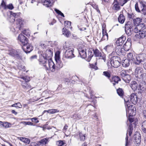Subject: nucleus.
Masks as SVG:
<instances>
[{
    "label": "nucleus",
    "instance_id": "4",
    "mask_svg": "<svg viewBox=\"0 0 146 146\" xmlns=\"http://www.w3.org/2000/svg\"><path fill=\"white\" fill-rule=\"evenodd\" d=\"M120 58L117 56H113L111 58L110 63L112 66L117 68L120 64Z\"/></svg>",
    "mask_w": 146,
    "mask_h": 146
},
{
    "label": "nucleus",
    "instance_id": "63",
    "mask_svg": "<svg viewBox=\"0 0 146 146\" xmlns=\"http://www.w3.org/2000/svg\"><path fill=\"white\" fill-rule=\"evenodd\" d=\"M31 119L32 120V121L36 123H38L39 121L37 119V118L36 117H33L32 118H31Z\"/></svg>",
    "mask_w": 146,
    "mask_h": 146
},
{
    "label": "nucleus",
    "instance_id": "64",
    "mask_svg": "<svg viewBox=\"0 0 146 146\" xmlns=\"http://www.w3.org/2000/svg\"><path fill=\"white\" fill-rule=\"evenodd\" d=\"M128 17L130 19H133L134 18L135 15L133 13H128Z\"/></svg>",
    "mask_w": 146,
    "mask_h": 146
},
{
    "label": "nucleus",
    "instance_id": "41",
    "mask_svg": "<svg viewBox=\"0 0 146 146\" xmlns=\"http://www.w3.org/2000/svg\"><path fill=\"white\" fill-rule=\"evenodd\" d=\"M133 21L135 25H137L140 24V23L141 22V20L140 18H138L134 19Z\"/></svg>",
    "mask_w": 146,
    "mask_h": 146
},
{
    "label": "nucleus",
    "instance_id": "35",
    "mask_svg": "<svg viewBox=\"0 0 146 146\" xmlns=\"http://www.w3.org/2000/svg\"><path fill=\"white\" fill-rule=\"evenodd\" d=\"M112 84L113 86H114L116 83H118V81L120 80L118 76H114L112 79Z\"/></svg>",
    "mask_w": 146,
    "mask_h": 146
},
{
    "label": "nucleus",
    "instance_id": "32",
    "mask_svg": "<svg viewBox=\"0 0 146 146\" xmlns=\"http://www.w3.org/2000/svg\"><path fill=\"white\" fill-rule=\"evenodd\" d=\"M131 78L130 75L127 74L123 77V80L125 82L128 83L131 80Z\"/></svg>",
    "mask_w": 146,
    "mask_h": 146
},
{
    "label": "nucleus",
    "instance_id": "50",
    "mask_svg": "<svg viewBox=\"0 0 146 146\" xmlns=\"http://www.w3.org/2000/svg\"><path fill=\"white\" fill-rule=\"evenodd\" d=\"M11 124L8 122H5L4 123L3 127L5 128H9L11 127Z\"/></svg>",
    "mask_w": 146,
    "mask_h": 146
},
{
    "label": "nucleus",
    "instance_id": "14",
    "mask_svg": "<svg viewBox=\"0 0 146 146\" xmlns=\"http://www.w3.org/2000/svg\"><path fill=\"white\" fill-rule=\"evenodd\" d=\"M100 39L102 40H107L108 39V34L104 29H102V33L99 34Z\"/></svg>",
    "mask_w": 146,
    "mask_h": 146
},
{
    "label": "nucleus",
    "instance_id": "26",
    "mask_svg": "<svg viewBox=\"0 0 146 146\" xmlns=\"http://www.w3.org/2000/svg\"><path fill=\"white\" fill-rule=\"evenodd\" d=\"M127 58L130 61H132L133 62L134 60V58H135V56H133V54L131 53L130 52L127 54Z\"/></svg>",
    "mask_w": 146,
    "mask_h": 146
},
{
    "label": "nucleus",
    "instance_id": "21",
    "mask_svg": "<svg viewBox=\"0 0 146 146\" xmlns=\"http://www.w3.org/2000/svg\"><path fill=\"white\" fill-rule=\"evenodd\" d=\"M78 51L79 54L81 58H85L86 57V49L84 48H80Z\"/></svg>",
    "mask_w": 146,
    "mask_h": 146
},
{
    "label": "nucleus",
    "instance_id": "52",
    "mask_svg": "<svg viewBox=\"0 0 146 146\" xmlns=\"http://www.w3.org/2000/svg\"><path fill=\"white\" fill-rule=\"evenodd\" d=\"M121 46H116L115 48V51L116 53L117 54L118 52H119V51L122 48Z\"/></svg>",
    "mask_w": 146,
    "mask_h": 146
},
{
    "label": "nucleus",
    "instance_id": "59",
    "mask_svg": "<svg viewBox=\"0 0 146 146\" xmlns=\"http://www.w3.org/2000/svg\"><path fill=\"white\" fill-rule=\"evenodd\" d=\"M55 11L56 12V13H58V15H60L61 16L64 17V14L62 13L60 11H59V10L55 9Z\"/></svg>",
    "mask_w": 146,
    "mask_h": 146
},
{
    "label": "nucleus",
    "instance_id": "60",
    "mask_svg": "<svg viewBox=\"0 0 146 146\" xmlns=\"http://www.w3.org/2000/svg\"><path fill=\"white\" fill-rule=\"evenodd\" d=\"M57 146H65L64 145V143L62 141H58L57 143Z\"/></svg>",
    "mask_w": 146,
    "mask_h": 146
},
{
    "label": "nucleus",
    "instance_id": "22",
    "mask_svg": "<svg viewBox=\"0 0 146 146\" xmlns=\"http://www.w3.org/2000/svg\"><path fill=\"white\" fill-rule=\"evenodd\" d=\"M131 44L129 41H126L123 45V48L126 51H127L130 49Z\"/></svg>",
    "mask_w": 146,
    "mask_h": 146
},
{
    "label": "nucleus",
    "instance_id": "17",
    "mask_svg": "<svg viewBox=\"0 0 146 146\" xmlns=\"http://www.w3.org/2000/svg\"><path fill=\"white\" fill-rule=\"evenodd\" d=\"M41 3L47 7H50L52 5V0H41Z\"/></svg>",
    "mask_w": 146,
    "mask_h": 146
},
{
    "label": "nucleus",
    "instance_id": "10",
    "mask_svg": "<svg viewBox=\"0 0 146 146\" xmlns=\"http://www.w3.org/2000/svg\"><path fill=\"white\" fill-rule=\"evenodd\" d=\"M134 142L135 144L139 145L141 142V135L138 132H136L134 136Z\"/></svg>",
    "mask_w": 146,
    "mask_h": 146
},
{
    "label": "nucleus",
    "instance_id": "43",
    "mask_svg": "<svg viewBox=\"0 0 146 146\" xmlns=\"http://www.w3.org/2000/svg\"><path fill=\"white\" fill-rule=\"evenodd\" d=\"M103 74L109 79L111 77L110 73L108 71L104 72H103Z\"/></svg>",
    "mask_w": 146,
    "mask_h": 146
},
{
    "label": "nucleus",
    "instance_id": "33",
    "mask_svg": "<svg viewBox=\"0 0 146 146\" xmlns=\"http://www.w3.org/2000/svg\"><path fill=\"white\" fill-rule=\"evenodd\" d=\"M138 56L142 62L146 59V54L145 53H143L141 54L138 55Z\"/></svg>",
    "mask_w": 146,
    "mask_h": 146
},
{
    "label": "nucleus",
    "instance_id": "6",
    "mask_svg": "<svg viewBox=\"0 0 146 146\" xmlns=\"http://www.w3.org/2000/svg\"><path fill=\"white\" fill-rule=\"evenodd\" d=\"M74 49L73 48H69L65 52L64 56L67 58H72L74 57V54L73 51Z\"/></svg>",
    "mask_w": 146,
    "mask_h": 146
},
{
    "label": "nucleus",
    "instance_id": "51",
    "mask_svg": "<svg viewBox=\"0 0 146 146\" xmlns=\"http://www.w3.org/2000/svg\"><path fill=\"white\" fill-rule=\"evenodd\" d=\"M11 18L12 17L15 18H17L18 17V16L19 15V13H14L12 12H11Z\"/></svg>",
    "mask_w": 146,
    "mask_h": 146
},
{
    "label": "nucleus",
    "instance_id": "34",
    "mask_svg": "<svg viewBox=\"0 0 146 146\" xmlns=\"http://www.w3.org/2000/svg\"><path fill=\"white\" fill-rule=\"evenodd\" d=\"M113 49V46L111 45H109L105 46L104 48L108 52H110Z\"/></svg>",
    "mask_w": 146,
    "mask_h": 146
},
{
    "label": "nucleus",
    "instance_id": "45",
    "mask_svg": "<svg viewBox=\"0 0 146 146\" xmlns=\"http://www.w3.org/2000/svg\"><path fill=\"white\" fill-rule=\"evenodd\" d=\"M125 51H126L125 50V49L122 48L119 51L120 53L118 52L117 54L119 55H125Z\"/></svg>",
    "mask_w": 146,
    "mask_h": 146
},
{
    "label": "nucleus",
    "instance_id": "13",
    "mask_svg": "<svg viewBox=\"0 0 146 146\" xmlns=\"http://www.w3.org/2000/svg\"><path fill=\"white\" fill-rule=\"evenodd\" d=\"M18 39L23 45L27 44L28 42L27 38L23 34L19 35L18 37Z\"/></svg>",
    "mask_w": 146,
    "mask_h": 146
},
{
    "label": "nucleus",
    "instance_id": "57",
    "mask_svg": "<svg viewBox=\"0 0 146 146\" xmlns=\"http://www.w3.org/2000/svg\"><path fill=\"white\" fill-rule=\"evenodd\" d=\"M127 0H119V3L120 5L123 6L125 4L127 3Z\"/></svg>",
    "mask_w": 146,
    "mask_h": 146
},
{
    "label": "nucleus",
    "instance_id": "49",
    "mask_svg": "<svg viewBox=\"0 0 146 146\" xmlns=\"http://www.w3.org/2000/svg\"><path fill=\"white\" fill-rule=\"evenodd\" d=\"M23 33L27 36H30V33L29 31L28 30H24L23 32Z\"/></svg>",
    "mask_w": 146,
    "mask_h": 146
},
{
    "label": "nucleus",
    "instance_id": "47",
    "mask_svg": "<svg viewBox=\"0 0 146 146\" xmlns=\"http://www.w3.org/2000/svg\"><path fill=\"white\" fill-rule=\"evenodd\" d=\"M118 94L120 96H122L123 94V92L121 88H119L117 90Z\"/></svg>",
    "mask_w": 146,
    "mask_h": 146
},
{
    "label": "nucleus",
    "instance_id": "46",
    "mask_svg": "<svg viewBox=\"0 0 146 146\" xmlns=\"http://www.w3.org/2000/svg\"><path fill=\"white\" fill-rule=\"evenodd\" d=\"M128 72L127 70H122L120 72V75L121 76L122 79L127 74V72Z\"/></svg>",
    "mask_w": 146,
    "mask_h": 146
},
{
    "label": "nucleus",
    "instance_id": "15",
    "mask_svg": "<svg viewBox=\"0 0 146 146\" xmlns=\"http://www.w3.org/2000/svg\"><path fill=\"white\" fill-rule=\"evenodd\" d=\"M9 54L18 58H20L21 57L20 53L17 52V50L13 49L11 50Z\"/></svg>",
    "mask_w": 146,
    "mask_h": 146
},
{
    "label": "nucleus",
    "instance_id": "11",
    "mask_svg": "<svg viewBox=\"0 0 146 146\" xmlns=\"http://www.w3.org/2000/svg\"><path fill=\"white\" fill-rule=\"evenodd\" d=\"M60 52L57 51L55 54V60L57 63V64L58 65V67L61 68L62 66V64L60 61Z\"/></svg>",
    "mask_w": 146,
    "mask_h": 146
},
{
    "label": "nucleus",
    "instance_id": "27",
    "mask_svg": "<svg viewBox=\"0 0 146 146\" xmlns=\"http://www.w3.org/2000/svg\"><path fill=\"white\" fill-rule=\"evenodd\" d=\"M26 44V50L25 51V52L26 53H29L32 50L33 47L31 44Z\"/></svg>",
    "mask_w": 146,
    "mask_h": 146
},
{
    "label": "nucleus",
    "instance_id": "38",
    "mask_svg": "<svg viewBox=\"0 0 146 146\" xmlns=\"http://www.w3.org/2000/svg\"><path fill=\"white\" fill-rule=\"evenodd\" d=\"M49 139V138L46 137L41 139L40 141H39V142L40 144L45 145L47 143Z\"/></svg>",
    "mask_w": 146,
    "mask_h": 146
},
{
    "label": "nucleus",
    "instance_id": "30",
    "mask_svg": "<svg viewBox=\"0 0 146 146\" xmlns=\"http://www.w3.org/2000/svg\"><path fill=\"white\" fill-rule=\"evenodd\" d=\"M118 20L119 23L123 24L125 21V18L123 15L121 14L118 17Z\"/></svg>",
    "mask_w": 146,
    "mask_h": 146
},
{
    "label": "nucleus",
    "instance_id": "12",
    "mask_svg": "<svg viewBox=\"0 0 146 146\" xmlns=\"http://www.w3.org/2000/svg\"><path fill=\"white\" fill-rule=\"evenodd\" d=\"M132 124H130L129 127V129L127 131V132L126 134V136L125 138L126 143L125 146H128L129 144V143L128 141V134L129 136H130L132 134V131L133 130V128L132 126Z\"/></svg>",
    "mask_w": 146,
    "mask_h": 146
},
{
    "label": "nucleus",
    "instance_id": "61",
    "mask_svg": "<svg viewBox=\"0 0 146 146\" xmlns=\"http://www.w3.org/2000/svg\"><path fill=\"white\" fill-rule=\"evenodd\" d=\"M97 64L96 62L95 63V64H91L90 65V66L92 68L95 69V70L97 69L98 67L96 66Z\"/></svg>",
    "mask_w": 146,
    "mask_h": 146
},
{
    "label": "nucleus",
    "instance_id": "53",
    "mask_svg": "<svg viewBox=\"0 0 146 146\" xmlns=\"http://www.w3.org/2000/svg\"><path fill=\"white\" fill-rule=\"evenodd\" d=\"M21 123L24 125H33V124L30 121H24L21 122Z\"/></svg>",
    "mask_w": 146,
    "mask_h": 146
},
{
    "label": "nucleus",
    "instance_id": "56",
    "mask_svg": "<svg viewBox=\"0 0 146 146\" xmlns=\"http://www.w3.org/2000/svg\"><path fill=\"white\" fill-rule=\"evenodd\" d=\"M136 26L137 27V29H138L139 31H141V30L143 28V27L144 26V25L142 23H141Z\"/></svg>",
    "mask_w": 146,
    "mask_h": 146
},
{
    "label": "nucleus",
    "instance_id": "16",
    "mask_svg": "<svg viewBox=\"0 0 146 146\" xmlns=\"http://www.w3.org/2000/svg\"><path fill=\"white\" fill-rule=\"evenodd\" d=\"M126 40L125 36H122L119 38L116 41V46H121Z\"/></svg>",
    "mask_w": 146,
    "mask_h": 146
},
{
    "label": "nucleus",
    "instance_id": "20",
    "mask_svg": "<svg viewBox=\"0 0 146 146\" xmlns=\"http://www.w3.org/2000/svg\"><path fill=\"white\" fill-rule=\"evenodd\" d=\"M24 23V20L21 18H18L17 20L16 23L17 27L19 29L23 25Z\"/></svg>",
    "mask_w": 146,
    "mask_h": 146
},
{
    "label": "nucleus",
    "instance_id": "39",
    "mask_svg": "<svg viewBox=\"0 0 146 146\" xmlns=\"http://www.w3.org/2000/svg\"><path fill=\"white\" fill-rule=\"evenodd\" d=\"M19 139L23 142L28 144H29L30 141L29 139L25 137H21Z\"/></svg>",
    "mask_w": 146,
    "mask_h": 146
},
{
    "label": "nucleus",
    "instance_id": "5",
    "mask_svg": "<svg viewBox=\"0 0 146 146\" xmlns=\"http://www.w3.org/2000/svg\"><path fill=\"white\" fill-rule=\"evenodd\" d=\"M144 73L142 67H137L135 70V75L136 77L139 78H143Z\"/></svg>",
    "mask_w": 146,
    "mask_h": 146
},
{
    "label": "nucleus",
    "instance_id": "2",
    "mask_svg": "<svg viewBox=\"0 0 146 146\" xmlns=\"http://www.w3.org/2000/svg\"><path fill=\"white\" fill-rule=\"evenodd\" d=\"M53 50L52 49H48L45 51V55L43 54V52H41L39 56V61L40 62L44 63L46 60H48V59H51V57L52 56Z\"/></svg>",
    "mask_w": 146,
    "mask_h": 146
},
{
    "label": "nucleus",
    "instance_id": "55",
    "mask_svg": "<svg viewBox=\"0 0 146 146\" xmlns=\"http://www.w3.org/2000/svg\"><path fill=\"white\" fill-rule=\"evenodd\" d=\"M71 22L69 21H65L64 22V26L67 28H68L71 25Z\"/></svg>",
    "mask_w": 146,
    "mask_h": 146
},
{
    "label": "nucleus",
    "instance_id": "24",
    "mask_svg": "<svg viewBox=\"0 0 146 146\" xmlns=\"http://www.w3.org/2000/svg\"><path fill=\"white\" fill-rule=\"evenodd\" d=\"M131 87L132 90L135 91L138 88V84L135 81H132L131 83Z\"/></svg>",
    "mask_w": 146,
    "mask_h": 146
},
{
    "label": "nucleus",
    "instance_id": "40",
    "mask_svg": "<svg viewBox=\"0 0 146 146\" xmlns=\"http://www.w3.org/2000/svg\"><path fill=\"white\" fill-rule=\"evenodd\" d=\"M143 132L146 133V120L144 121L142 123L141 126Z\"/></svg>",
    "mask_w": 146,
    "mask_h": 146
},
{
    "label": "nucleus",
    "instance_id": "31",
    "mask_svg": "<svg viewBox=\"0 0 146 146\" xmlns=\"http://www.w3.org/2000/svg\"><path fill=\"white\" fill-rule=\"evenodd\" d=\"M129 60L128 59H125L123 60L122 65L124 67H127L129 65Z\"/></svg>",
    "mask_w": 146,
    "mask_h": 146
},
{
    "label": "nucleus",
    "instance_id": "48",
    "mask_svg": "<svg viewBox=\"0 0 146 146\" xmlns=\"http://www.w3.org/2000/svg\"><path fill=\"white\" fill-rule=\"evenodd\" d=\"M79 135L80 140L82 141H84L85 139V135L82 134L81 132L79 133Z\"/></svg>",
    "mask_w": 146,
    "mask_h": 146
},
{
    "label": "nucleus",
    "instance_id": "62",
    "mask_svg": "<svg viewBox=\"0 0 146 146\" xmlns=\"http://www.w3.org/2000/svg\"><path fill=\"white\" fill-rule=\"evenodd\" d=\"M137 88L139 91L140 92L143 91L144 89L143 87H142L140 85H139V86Z\"/></svg>",
    "mask_w": 146,
    "mask_h": 146
},
{
    "label": "nucleus",
    "instance_id": "1",
    "mask_svg": "<svg viewBox=\"0 0 146 146\" xmlns=\"http://www.w3.org/2000/svg\"><path fill=\"white\" fill-rule=\"evenodd\" d=\"M125 105L126 107L127 115L128 114L129 116H133L136 113V109L134 106L130 104L129 98L127 97L124 98Z\"/></svg>",
    "mask_w": 146,
    "mask_h": 146
},
{
    "label": "nucleus",
    "instance_id": "42",
    "mask_svg": "<svg viewBox=\"0 0 146 146\" xmlns=\"http://www.w3.org/2000/svg\"><path fill=\"white\" fill-rule=\"evenodd\" d=\"M59 111L56 109H51L47 111V112L50 114H53L58 112Z\"/></svg>",
    "mask_w": 146,
    "mask_h": 146
},
{
    "label": "nucleus",
    "instance_id": "29",
    "mask_svg": "<svg viewBox=\"0 0 146 146\" xmlns=\"http://www.w3.org/2000/svg\"><path fill=\"white\" fill-rule=\"evenodd\" d=\"M133 62L135 64L137 65L139 64L142 62L141 60L139 58L138 55H137L135 57V58L134 60H133Z\"/></svg>",
    "mask_w": 146,
    "mask_h": 146
},
{
    "label": "nucleus",
    "instance_id": "19",
    "mask_svg": "<svg viewBox=\"0 0 146 146\" xmlns=\"http://www.w3.org/2000/svg\"><path fill=\"white\" fill-rule=\"evenodd\" d=\"M135 36L138 38H143L146 36V31H139V33H137L135 35Z\"/></svg>",
    "mask_w": 146,
    "mask_h": 146
},
{
    "label": "nucleus",
    "instance_id": "44",
    "mask_svg": "<svg viewBox=\"0 0 146 146\" xmlns=\"http://www.w3.org/2000/svg\"><path fill=\"white\" fill-rule=\"evenodd\" d=\"M94 50H91L88 51V58L90 59L91 57H92L94 55Z\"/></svg>",
    "mask_w": 146,
    "mask_h": 146
},
{
    "label": "nucleus",
    "instance_id": "36",
    "mask_svg": "<svg viewBox=\"0 0 146 146\" xmlns=\"http://www.w3.org/2000/svg\"><path fill=\"white\" fill-rule=\"evenodd\" d=\"M48 62H47L46 60L45 62H44V63L42 62H40L41 64H43V66L45 67V68L46 70H49V60H48Z\"/></svg>",
    "mask_w": 146,
    "mask_h": 146
},
{
    "label": "nucleus",
    "instance_id": "9",
    "mask_svg": "<svg viewBox=\"0 0 146 146\" xmlns=\"http://www.w3.org/2000/svg\"><path fill=\"white\" fill-rule=\"evenodd\" d=\"M94 53L95 56L99 57L100 58L103 59L104 62L106 60V55L102 53H101L99 50L96 49L94 50Z\"/></svg>",
    "mask_w": 146,
    "mask_h": 146
},
{
    "label": "nucleus",
    "instance_id": "3",
    "mask_svg": "<svg viewBox=\"0 0 146 146\" xmlns=\"http://www.w3.org/2000/svg\"><path fill=\"white\" fill-rule=\"evenodd\" d=\"M135 9L138 12H140L141 11L144 15L146 14V5L143 2H141L139 3V5L137 3L135 5Z\"/></svg>",
    "mask_w": 146,
    "mask_h": 146
},
{
    "label": "nucleus",
    "instance_id": "28",
    "mask_svg": "<svg viewBox=\"0 0 146 146\" xmlns=\"http://www.w3.org/2000/svg\"><path fill=\"white\" fill-rule=\"evenodd\" d=\"M113 5V10H118L119 9L120 7L117 1H114Z\"/></svg>",
    "mask_w": 146,
    "mask_h": 146
},
{
    "label": "nucleus",
    "instance_id": "7",
    "mask_svg": "<svg viewBox=\"0 0 146 146\" xmlns=\"http://www.w3.org/2000/svg\"><path fill=\"white\" fill-rule=\"evenodd\" d=\"M132 25L130 22H128L125 25V33L128 35H130L132 33Z\"/></svg>",
    "mask_w": 146,
    "mask_h": 146
},
{
    "label": "nucleus",
    "instance_id": "23",
    "mask_svg": "<svg viewBox=\"0 0 146 146\" xmlns=\"http://www.w3.org/2000/svg\"><path fill=\"white\" fill-rule=\"evenodd\" d=\"M49 70L52 72H54L55 70V65L51 59L49 60Z\"/></svg>",
    "mask_w": 146,
    "mask_h": 146
},
{
    "label": "nucleus",
    "instance_id": "18",
    "mask_svg": "<svg viewBox=\"0 0 146 146\" xmlns=\"http://www.w3.org/2000/svg\"><path fill=\"white\" fill-rule=\"evenodd\" d=\"M52 42L51 41H44L41 42L40 45L43 48H46L47 46H51Z\"/></svg>",
    "mask_w": 146,
    "mask_h": 146
},
{
    "label": "nucleus",
    "instance_id": "8",
    "mask_svg": "<svg viewBox=\"0 0 146 146\" xmlns=\"http://www.w3.org/2000/svg\"><path fill=\"white\" fill-rule=\"evenodd\" d=\"M129 98V101L130 102V104H131V102L134 104H136L137 102V96L135 94H132L129 97H125Z\"/></svg>",
    "mask_w": 146,
    "mask_h": 146
},
{
    "label": "nucleus",
    "instance_id": "54",
    "mask_svg": "<svg viewBox=\"0 0 146 146\" xmlns=\"http://www.w3.org/2000/svg\"><path fill=\"white\" fill-rule=\"evenodd\" d=\"M20 78L25 80V82H28L30 80V78L29 77L27 76L25 77H21Z\"/></svg>",
    "mask_w": 146,
    "mask_h": 146
},
{
    "label": "nucleus",
    "instance_id": "37",
    "mask_svg": "<svg viewBox=\"0 0 146 146\" xmlns=\"http://www.w3.org/2000/svg\"><path fill=\"white\" fill-rule=\"evenodd\" d=\"M22 85L23 88L27 90L30 88V85L28 84L26 82H22Z\"/></svg>",
    "mask_w": 146,
    "mask_h": 146
},
{
    "label": "nucleus",
    "instance_id": "58",
    "mask_svg": "<svg viewBox=\"0 0 146 146\" xmlns=\"http://www.w3.org/2000/svg\"><path fill=\"white\" fill-rule=\"evenodd\" d=\"M55 11L56 12V13H58V15H60L61 16L64 17V14L62 13L60 11H59V10L55 9Z\"/></svg>",
    "mask_w": 146,
    "mask_h": 146
},
{
    "label": "nucleus",
    "instance_id": "25",
    "mask_svg": "<svg viewBox=\"0 0 146 146\" xmlns=\"http://www.w3.org/2000/svg\"><path fill=\"white\" fill-rule=\"evenodd\" d=\"M63 34L68 37L70 35V33L69 31L66 30L65 28H64L62 29Z\"/></svg>",
    "mask_w": 146,
    "mask_h": 146
}]
</instances>
